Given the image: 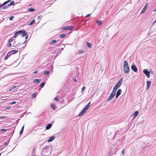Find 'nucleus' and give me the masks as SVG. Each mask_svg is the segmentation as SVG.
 <instances>
[{
    "mask_svg": "<svg viewBox=\"0 0 156 156\" xmlns=\"http://www.w3.org/2000/svg\"><path fill=\"white\" fill-rule=\"evenodd\" d=\"M52 151V147L50 145L45 146L41 153L42 156H49Z\"/></svg>",
    "mask_w": 156,
    "mask_h": 156,
    "instance_id": "obj_1",
    "label": "nucleus"
},
{
    "mask_svg": "<svg viewBox=\"0 0 156 156\" xmlns=\"http://www.w3.org/2000/svg\"><path fill=\"white\" fill-rule=\"evenodd\" d=\"M21 35V36L24 37L27 34L26 31L24 30H20L16 32L13 36V38H16L19 35Z\"/></svg>",
    "mask_w": 156,
    "mask_h": 156,
    "instance_id": "obj_2",
    "label": "nucleus"
},
{
    "mask_svg": "<svg viewBox=\"0 0 156 156\" xmlns=\"http://www.w3.org/2000/svg\"><path fill=\"white\" fill-rule=\"evenodd\" d=\"M123 68L124 73H125L128 74L129 71V68L128 65V62L125 61L124 62Z\"/></svg>",
    "mask_w": 156,
    "mask_h": 156,
    "instance_id": "obj_3",
    "label": "nucleus"
},
{
    "mask_svg": "<svg viewBox=\"0 0 156 156\" xmlns=\"http://www.w3.org/2000/svg\"><path fill=\"white\" fill-rule=\"evenodd\" d=\"M123 78H121L117 82L115 85L114 87L115 88L118 89L121 85L122 84V82Z\"/></svg>",
    "mask_w": 156,
    "mask_h": 156,
    "instance_id": "obj_4",
    "label": "nucleus"
},
{
    "mask_svg": "<svg viewBox=\"0 0 156 156\" xmlns=\"http://www.w3.org/2000/svg\"><path fill=\"white\" fill-rule=\"evenodd\" d=\"M143 72L148 78L150 77V72L147 69H144Z\"/></svg>",
    "mask_w": 156,
    "mask_h": 156,
    "instance_id": "obj_5",
    "label": "nucleus"
},
{
    "mask_svg": "<svg viewBox=\"0 0 156 156\" xmlns=\"http://www.w3.org/2000/svg\"><path fill=\"white\" fill-rule=\"evenodd\" d=\"M115 94H113L112 93H111L110 95L109 98L107 99V101H110L112 99V98L115 96Z\"/></svg>",
    "mask_w": 156,
    "mask_h": 156,
    "instance_id": "obj_6",
    "label": "nucleus"
},
{
    "mask_svg": "<svg viewBox=\"0 0 156 156\" xmlns=\"http://www.w3.org/2000/svg\"><path fill=\"white\" fill-rule=\"evenodd\" d=\"M131 68L135 72H137V68L134 64H133L131 66Z\"/></svg>",
    "mask_w": 156,
    "mask_h": 156,
    "instance_id": "obj_7",
    "label": "nucleus"
},
{
    "mask_svg": "<svg viewBox=\"0 0 156 156\" xmlns=\"http://www.w3.org/2000/svg\"><path fill=\"white\" fill-rule=\"evenodd\" d=\"M147 3L144 6L143 9H142L141 11V12L140 14H142L144 13L146 11L147 8Z\"/></svg>",
    "mask_w": 156,
    "mask_h": 156,
    "instance_id": "obj_8",
    "label": "nucleus"
},
{
    "mask_svg": "<svg viewBox=\"0 0 156 156\" xmlns=\"http://www.w3.org/2000/svg\"><path fill=\"white\" fill-rule=\"evenodd\" d=\"M86 111L83 108L79 114L78 116H82L85 112Z\"/></svg>",
    "mask_w": 156,
    "mask_h": 156,
    "instance_id": "obj_9",
    "label": "nucleus"
},
{
    "mask_svg": "<svg viewBox=\"0 0 156 156\" xmlns=\"http://www.w3.org/2000/svg\"><path fill=\"white\" fill-rule=\"evenodd\" d=\"M55 136H53L50 137L48 140V142H49L52 141L55 138Z\"/></svg>",
    "mask_w": 156,
    "mask_h": 156,
    "instance_id": "obj_10",
    "label": "nucleus"
},
{
    "mask_svg": "<svg viewBox=\"0 0 156 156\" xmlns=\"http://www.w3.org/2000/svg\"><path fill=\"white\" fill-rule=\"evenodd\" d=\"M52 124L51 123H49L48 124L46 127V129L48 130L51 127Z\"/></svg>",
    "mask_w": 156,
    "mask_h": 156,
    "instance_id": "obj_11",
    "label": "nucleus"
},
{
    "mask_svg": "<svg viewBox=\"0 0 156 156\" xmlns=\"http://www.w3.org/2000/svg\"><path fill=\"white\" fill-rule=\"evenodd\" d=\"M147 87V89H148L150 87V85L151 84V82L150 81H147L146 82Z\"/></svg>",
    "mask_w": 156,
    "mask_h": 156,
    "instance_id": "obj_12",
    "label": "nucleus"
},
{
    "mask_svg": "<svg viewBox=\"0 0 156 156\" xmlns=\"http://www.w3.org/2000/svg\"><path fill=\"white\" fill-rule=\"evenodd\" d=\"M12 55L15 54L17 53L18 52V50H12L9 51Z\"/></svg>",
    "mask_w": 156,
    "mask_h": 156,
    "instance_id": "obj_13",
    "label": "nucleus"
},
{
    "mask_svg": "<svg viewBox=\"0 0 156 156\" xmlns=\"http://www.w3.org/2000/svg\"><path fill=\"white\" fill-rule=\"evenodd\" d=\"M41 80V79H36L34 80L33 82L36 83H38L40 82Z\"/></svg>",
    "mask_w": 156,
    "mask_h": 156,
    "instance_id": "obj_14",
    "label": "nucleus"
},
{
    "mask_svg": "<svg viewBox=\"0 0 156 156\" xmlns=\"http://www.w3.org/2000/svg\"><path fill=\"white\" fill-rule=\"evenodd\" d=\"M138 113L139 112L138 111H135L133 115V117L135 118L137 115Z\"/></svg>",
    "mask_w": 156,
    "mask_h": 156,
    "instance_id": "obj_15",
    "label": "nucleus"
},
{
    "mask_svg": "<svg viewBox=\"0 0 156 156\" xmlns=\"http://www.w3.org/2000/svg\"><path fill=\"white\" fill-rule=\"evenodd\" d=\"M10 6V4H9L4 6L2 9H7L9 6Z\"/></svg>",
    "mask_w": 156,
    "mask_h": 156,
    "instance_id": "obj_16",
    "label": "nucleus"
},
{
    "mask_svg": "<svg viewBox=\"0 0 156 156\" xmlns=\"http://www.w3.org/2000/svg\"><path fill=\"white\" fill-rule=\"evenodd\" d=\"M87 45V46L89 48H91L92 47V45L90 43L87 42H86Z\"/></svg>",
    "mask_w": 156,
    "mask_h": 156,
    "instance_id": "obj_17",
    "label": "nucleus"
},
{
    "mask_svg": "<svg viewBox=\"0 0 156 156\" xmlns=\"http://www.w3.org/2000/svg\"><path fill=\"white\" fill-rule=\"evenodd\" d=\"M35 22V20L34 19L32 20L29 23L28 25H33L34 23Z\"/></svg>",
    "mask_w": 156,
    "mask_h": 156,
    "instance_id": "obj_18",
    "label": "nucleus"
},
{
    "mask_svg": "<svg viewBox=\"0 0 156 156\" xmlns=\"http://www.w3.org/2000/svg\"><path fill=\"white\" fill-rule=\"evenodd\" d=\"M122 93V90L121 89H119L117 90V92L116 93V94H118L119 95H120Z\"/></svg>",
    "mask_w": 156,
    "mask_h": 156,
    "instance_id": "obj_19",
    "label": "nucleus"
},
{
    "mask_svg": "<svg viewBox=\"0 0 156 156\" xmlns=\"http://www.w3.org/2000/svg\"><path fill=\"white\" fill-rule=\"evenodd\" d=\"M66 36V34H62L59 35V37L61 38H64Z\"/></svg>",
    "mask_w": 156,
    "mask_h": 156,
    "instance_id": "obj_20",
    "label": "nucleus"
},
{
    "mask_svg": "<svg viewBox=\"0 0 156 156\" xmlns=\"http://www.w3.org/2000/svg\"><path fill=\"white\" fill-rule=\"evenodd\" d=\"M117 89L115 88L114 87V88L112 90V93L113 94H115L116 92V91Z\"/></svg>",
    "mask_w": 156,
    "mask_h": 156,
    "instance_id": "obj_21",
    "label": "nucleus"
},
{
    "mask_svg": "<svg viewBox=\"0 0 156 156\" xmlns=\"http://www.w3.org/2000/svg\"><path fill=\"white\" fill-rule=\"evenodd\" d=\"M35 10V9L33 8H30L28 9V11L30 12H34Z\"/></svg>",
    "mask_w": 156,
    "mask_h": 156,
    "instance_id": "obj_22",
    "label": "nucleus"
},
{
    "mask_svg": "<svg viewBox=\"0 0 156 156\" xmlns=\"http://www.w3.org/2000/svg\"><path fill=\"white\" fill-rule=\"evenodd\" d=\"M59 41H57L55 40H52L50 42V44H54L56 42H58Z\"/></svg>",
    "mask_w": 156,
    "mask_h": 156,
    "instance_id": "obj_23",
    "label": "nucleus"
},
{
    "mask_svg": "<svg viewBox=\"0 0 156 156\" xmlns=\"http://www.w3.org/2000/svg\"><path fill=\"white\" fill-rule=\"evenodd\" d=\"M50 73V71H45L44 73V74L45 75L49 74Z\"/></svg>",
    "mask_w": 156,
    "mask_h": 156,
    "instance_id": "obj_24",
    "label": "nucleus"
},
{
    "mask_svg": "<svg viewBox=\"0 0 156 156\" xmlns=\"http://www.w3.org/2000/svg\"><path fill=\"white\" fill-rule=\"evenodd\" d=\"M97 23L98 26H100L102 23V22L101 20H98L97 21Z\"/></svg>",
    "mask_w": 156,
    "mask_h": 156,
    "instance_id": "obj_25",
    "label": "nucleus"
},
{
    "mask_svg": "<svg viewBox=\"0 0 156 156\" xmlns=\"http://www.w3.org/2000/svg\"><path fill=\"white\" fill-rule=\"evenodd\" d=\"M45 83L44 82H43L41 83L40 85V87H41V88L43 87L45 85Z\"/></svg>",
    "mask_w": 156,
    "mask_h": 156,
    "instance_id": "obj_26",
    "label": "nucleus"
},
{
    "mask_svg": "<svg viewBox=\"0 0 156 156\" xmlns=\"http://www.w3.org/2000/svg\"><path fill=\"white\" fill-rule=\"evenodd\" d=\"M51 107L53 109L55 110V106L54 104H51Z\"/></svg>",
    "mask_w": 156,
    "mask_h": 156,
    "instance_id": "obj_27",
    "label": "nucleus"
},
{
    "mask_svg": "<svg viewBox=\"0 0 156 156\" xmlns=\"http://www.w3.org/2000/svg\"><path fill=\"white\" fill-rule=\"evenodd\" d=\"M36 95H37V93H36L35 92H34V93L32 95V97L33 98H34L36 96Z\"/></svg>",
    "mask_w": 156,
    "mask_h": 156,
    "instance_id": "obj_28",
    "label": "nucleus"
},
{
    "mask_svg": "<svg viewBox=\"0 0 156 156\" xmlns=\"http://www.w3.org/2000/svg\"><path fill=\"white\" fill-rule=\"evenodd\" d=\"M89 107L88 106V105H87L83 108L86 111L88 108Z\"/></svg>",
    "mask_w": 156,
    "mask_h": 156,
    "instance_id": "obj_29",
    "label": "nucleus"
},
{
    "mask_svg": "<svg viewBox=\"0 0 156 156\" xmlns=\"http://www.w3.org/2000/svg\"><path fill=\"white\" fill-rule=\"evenodd\" d=\"M10 5V6L12 5H15V4L14 3V1H12L11 2H10L9 3Z\"/></svg>",
    "mask_w": 156,
    "mask_h": 156,
    "instance_id": "obj_30",
    "label": "nucleus"
},
{
    "mask_svg": "<svg viewBox=\"0 0 156 156\" xmlns=\"http://www.w3.org/2000/svg\"><path fill=\"white\" fill-rule=\"evenodd\" d=\"M13 37H12L9 39V41H8L9 42L11 43L13 41Z\"/></svg>",
    "mask_w": 156,
    "mask_h": 156,
    "instance_id": "obj_31",
    "label": "nucleus"
},
{
    "mask_svg": "<svg viewBox=\"0 0 156 156\" xmlns=\"http://www.w3.org/2000/svg\"><path fill=\"white\" fill-rule=\"evenodd\" d=\"M73 29V27L72 26H70L69 27H67V29H69V30H71Z\"/></svg>",
    "mask_w": 156,
    "mask_h": 156,
    "instance_id": "obj_32",
    "label": "nucleus"
},
{
    "mask_svg": "<svg viewBox=\"0 0 156 156\" xmlns=\"http://www.w3.org/2000/svg\"><path fill=\"white\" fill-rule=\"evenodd\" d=\"M10 0H8L6 2H5L3 3L5 4V5L6 4H7V3H8L10 1Z\"/></svg>",
    "mask_w": 156,
    "mask_h": 156,
    "instance_id": "obj_33",
    "label": "nucleus"
},
{
    "mask_svg": "<svg viewBox=\"0 0 156 156\" xmlns=\"http://www.w3.org/2000/svg\"><path fill=\"white\" fill-rule=\"evenodd\" d=\"M14 18V17L13 16H12L9 17V20H13V19Z\"/></svg>",
    "mask_w": 156,
    "mask_h": 156,
    "instance_id": "obj_34",
    "label": "nucleus"
},
{
    "mask_svg": "<svg viewBox=\"0 0 156 156\" xmlns=\"http://www.w3.org/2000/svg\"><path fill=\"white\" fill-rule=\"evenodd\" d=\"M12 55V54H11L10 52H9L7 54V55L9 57H10L11 55Z\"/></svg>",
    "mask_w": 156,
    "mask_h": 156,
    "instance_id": "obj_35",
    "label": "nucleus"
},
{
    "mask_svg": "<svg viewBox=\"0 0 156 156\" xmlns=\"http://www.w3.org/2000/svg\"><path fill=\"white\" fill-rule=\"evenodd\" d=\"M12 55V54H11L10 52H9L7 54V55L9 57H10L11 55Z\"/></svg>",
    "mask_w": 156,
    "mask_h": 156,
    "instance_id": "obj_36",
    "label": "nucleus"
},
{
    "mask_svg": "<svg viewBox=\"0 0 156 156\" xmlns=\"http://www.w3.org/2000/svg\"><path fill=\"white\" fill-rule=\"evenodd\" d=\"M62 29L63 30H66L67 29V27H64L62 28Z\"/></svg>",
    "mask_w": 156,
    "mask_h": 156,
    "instance_id": "obj_37",
    "label": "nucleus"
},
{
    "mask_svg": "<svg viewBox=\"0 0 156 156\" xmlns=\"http://www.w3.org/2000/svg\"><path fill=\"white\" fill-rule=\"evenodd\" d=\"M121 153L123 155H124V154H125V151L124 150V149H123L122 150V152H121Z\"/></svg>",
    "mask_w": 156,
    "mask_h": 156,
    "instance_id": "obj_38",
    "label": "nucleus"
},
{
    "mask_svg": "<svg viewBox=\"0 0 156 156\" xmlns=\"http://www.w3.org/2000/svg\"><path fill=\"white\" fill-rule=\"evenodd\" d=\"M23 130L21 129L20 132V135L21 136L23 133Z\"/></svg>",
    "mask_w": 156,
    "mask_h": 156,
    "instance_id": "obj_39",
    "label": "nucleus"
},
{
    "mask_svg": "<svg viewBox=\"0 0 156 156\" xmlns=\"http://www.w3.org/2000/svg\"><path fill=\"white\" fill-rule=\"evenodd\" d=\"M85 87H83L81 89V91L82 92H84V91L85 90Z\"/></svg>",
    "mask_w": 156,
    "mask_h": 156,
    "instance_id": "obj_40",
    "label": "nucleus"
},
{
    "mask_svg": "<svg viewBox=\"0 0 156 156\" xmlns=\"http://www.w3.org/2000/svg\"><path fill=\"white\" fill-rule=\"evenodd\" d=\"M1 131L6 132V129H2L0 130Z\"/></svg>",
    "mask_w": 156,
    "mask_h": 156,
    "instance_id": "obj_41",
    "label": "nucleus"
},
{
    "mask_svg": "<svg viewBox=\"0 0 156 156\" xmlns=\"http://www.w3.org/2000/svg\"><path fill=\"white\" fill-rule=\"evenodd\" d=\"M54 100L56 101H59V99L57 98H54Z\"/></svg>",
    "mask_w": 156,
    "mask_h": 156,
    "instance_id": "obj_42",
    "label": "nucleus"
},
{
    "mask_svg": "<svg viewBox=\"0 0 156 156\" xmlns=\"http://www.w3.org/2000/svg\"><path fill=\"white\" fill-rule=\"evenodd\" d=\"M41 18V16L40 15V16H38L37 18V20H39Z\"/></svg>",
    "mask_w": 156,
    "mask_h": 156,
    "instance_id": "obj_43",
    "label": "nucleus"
},
{
    "mask_svg": "<svg viewBox=\"0 0 156 156\" xmlns=\"http://www.w3.org/2000/svg\"><path fill=\"white\" fill-rule=\"evenodd\" d=\"M156 23V19L155 20H154L152 23V24L153 25L154 24H155Z\"/></svg>",
    "mask_w": 156,
    "mask_h": 156,
    "instance_id": "obj_44",
    "label": "nucleus"
},
{
    "mask_svg": "<svg viewBox=\"0 0 156 156\" xmlns=\"http://www.w3.org/2000/svg\"><path fill=\"white\" fill-rule=\"evenodd\" d=\"M5 5V4H4V3H3L2 4V5H1L0 6V8H1L2 7V8L4 7H3V6Z\"/></svg>",
    "mask_w": 156,
    "mask_h": 156,
    "instance_id": "obj_45",
    "label": "nucleus"
},
{
    "mask_svg": "<svg viewBox=\"0 0 156 156\" xmlns=\"http://www.w3.org/2000/svg\"><path fill=\"white\" fill-rule=\"evenodd\" d=\"M5 118H6V116H3L0 117V118H1V119H5Z\"/></svg>",
    "mask_w": 156,
    "mask_h": 156,
    "instance_id": "obj_46",
    "label": "nucleus"
},
{
    "mask_svg": "<svg viewBox=\"0 0 156 156\" xmlns=\"http://www.w3.org/2000/svg\"><path fill=\"white\" fill-rule=\"evenodd\" d=\"M16 87H17L16 86H13L12 87V89H15Z\"/></svg>",
    "mask_w": 156,
    "mask_h": 156,
    "instance_id": "obj_47",
    "label": "nucleus"
},
{
    "mask_svg": "<svg viewBox=\"0 0 156 156\" xmlns=\"http://www.w3.org/2000/svg\"><path fill=\"white\" fill-rule=\"evenodd\" d=\"M84 51L83 50L80 51L79 52L80 53H83L84 52Z\"/></svg>",
    "mask_w": 156,
    "mask_h": 156,
    "instance_id": "obj_48",
    "label": "nucleus"
},
{
    "mask_svg": "<svg viewBox=\"0 0 156 156\" xmlns=\"http://www.w3.org/2000/svg\"><path fill=\"white\" fill-rule=\"evenodd\" d=\"M38 70H35L34 72V74H36V73H38Z\"/></svg>",
    "mask_w": 156,
    "mask_h": 156,
    "instance_id": "obj_49",
    "label": "nucleus"
},
{
    "mask_svg": "<svg viewBox=\"0 0 156 156\" xmlns=\"http://www.w3.org/2000/svg\"><path fill=\"white\" fill-rule=\"evenodd\" d=\"M16 101H12L11 102V104L12 105L14 104H16Z\"/></svg>",
    "mask_w": 156,
    "mask_h": 156,
    "instance_id": "obj_50",
    "label": "nucleus"
},
{
    "mask_svg": "<svg viewBox=\"0 0 156 156\" xmlns=\"http://www.w3.org/2000/svg\"><path fill=\"white\" fill-rule=\"evenodd\" d=\"M9 58V57H8L7 55L5 56V60H6L8 58Z\"/></svg>",
    "mask_w": 156,
    "mask_h": 156,
    "instance_id": "obj_51",
    "label": "nucleus"
},
{
    "mask_svg": "<svg viewBox=\"0 0 156 156\" xmlns=\"http://www.w3.org/2000/svg\"><path fill=\"white\" fill-rule=\"evenodd\" d=\"M12 44L9 43L8 44V46L9 47H10L11 46Z\"/></svg>",
    "mask_w": 156,
    "mask_h": 156,
    "instance_id": "obj_52",
    "label": "nucleus"
},
{
    "mask_svg": "<svg viewBox=\"0 0 156 156\" xmlns=\"http://www.w3.org/2000/svg\"><path fill=\"white\" fill-rule=\"evenodd\" d=\"M119 95H118V94H116V98L117 99L118 98V97H119Z\"/></svg>",
    "mask_w": 156,
    "mask_h": 156,
    "instance_id": "obj_53",
    "label": "nucleus"
},
{
    "mask_svg": "<svg viewBox=\"0 0 156 156\" xmlns=\"http://www.w3.org/2000/svg\"><path fill=\"white\" fill-rule=\"evenodd\" d=\"M13 90V89H12V87H11V88H10L9 89V92H10L12 90Z\"/></svg>",
    "mask_w": 156,
    "mask_h": 156,
    "instance_id": "obj_54",
    "label": "nucleus"
},
{
    "mask_svg": "<svg viewBox=\"0 0 156 156\" xmlns=\"http://www.w3.org/2000/svg\"><path fill=\"white\" fill-rule=\"evenodd\" d=\"M73 80L74 82H76L77 81V80L76 79L74 78Z\"/></svg>",
    "mask_w": 156,
    "mask_h": 156,
    "instance_id": "obj_55",
    "label": "nucleus"
},
{
    "mask_svg": "<svg viewBox=\"0 0 156 156\" xmlns=\"http://www.w3.org/2000/svg\"><path fill=\"white\" fill-rule=\"evenodd\" d=\"M11 108V107L10 106H9L7 108V109H10Z\"/></svg>",
    "mask_w": 156,
    "mask_h": 156,
    "instance_id": "obj_56",
    "label": "nucleus"
},
{
    "mask_svg": "<svg viewBox=\"0 0 156 156\" xmlns=\"http://www.w3.org/2000/svg\"><path fill=\"white\" fill-rule=\"evenodd\" d=\"M8 145V144L6 142H5L4 143V145L6 146Z\"/></svg>",
    "mask_w": 156,
    "mask_h": 156,
    "instance_id": "obj_57",
    "label": "nucleus"
},
{
    "mask_svg": "<svg viewBox=\"0 0 156 156\" xmlns=\"http://www.w3.org/2000/svg\"><path fill=\"white\" fill-rule=\"evenodd\" d=\"M25 36H26L25 38L26 39H27L28 37V35H26Z\"/></svg>",
    "mask_w": 156,
    "mask_h": 156,
    "instance_id": "obj_58",
    "label": "nucleus"
},
{
    "mask_svg": "<svg viewBox=\"0 0 156 156\" xmlns=\"http://www.w3.org/2000/svg\"><path fill=\"white\" fill-rule=\"evenodd\" d=\"M90 15V14H88V15H87L86 16V17H89Z\"/></svg>",
    "mask_w": 156,
    "mask_h": 156,
    "instance_id": "obj_59",
    "label": "nucleus"
},
{
    "mask_svg": "<svg viewBox=\"0 0 156 156\" xmlns=\"http://www.w3.org/2000/svg\"><path fill=\"white\" fill-rule=\"evenodd\" d=\"M90 102H89V103H88L87 105H88V106L89 107V105H90Z\"/></svg>",
    "mask_w": 156,
    "mask_h": 156,
    "instance_id": "obj_60",
    "label": "nucleus"
},
{
    "mask_svg": "<svg viewBox=\"0 0 156 156\" xmlns=\"http://www.w3.org/2000/svg\"><path fill=\"white\" fill-rule=\"evenodd\" d=\"M24 126H23V127H22V129H21L23 130V129H24Z\"/></svg>",
    "mask_w": 156,
    "mask_h": 156,
    "instance_id": "obj_61",
    "label": "nucleus"
},
{
    "mask_svg": "<svg viewBox=\"0 0 156 156\" xmlns=\"http://www.w3.org/2000/svg\"><path fill=\"white\" fill-rule=\"evenodd\" d=\"M118 132H118V131L117 133H115V134H114L115 136L117 134V133H118Z\"/></svg>",
    "mask_w": 156,
    "mask_h": 156,
    "instance_id": "obj_62",
    "label": "nucleus"
},
{
    "mask_svg": "<svg viewBox=\"0 0 156 156\" xmlns=\"http://www.w3.org/2000/svg\"><path fill=\"white\" fill-rule=\"evenodd\" d=\"M4 147H1V148L0 149L1 150H2L3 149Z\"/></svg>",
    "mask_w": 156,
    "mask_h": 156,
    "instance_id": "obj_63",
    "label": "nucleus"
},
{
    "mask_svg": "<svg viewBox=\"0 0 156 156\" xmlns=\"http://www.w3.org/2000/svg\"><path fill=\"white\" fill-rule=\"evenodd\" d=\"M155 11H156V8L155 9L154 11V12H155Z\"/></svg>",
    "mask_w": 156,
    "mask_h": 156,
    "instance_id": "obj_64",
    "label": "nucleus"
}]
</instances>
